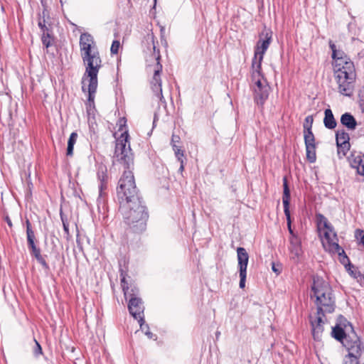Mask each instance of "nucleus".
<instances>
[{
    "label": "nucleus",
    "mask_w": 364,
    "mask_h": 364,
    "mask_svg": "<svg viewBox=\"0 0 364 364\" xmlns=\"http://www.w3.org/2000/svg\"><path fill=\"white\" fill-rule=\"evenodd\" d=\"M156 0H154V5L156 4Z\"/></svg>",
    "instance_id": "09e8293b"
},
{
    "label": "nucleus",
    "mask_w": 364,
    "mask_h": 364,
    "mask_svg": "<svg viewBox=\"0 0 364 364\" xmlns=\"http://www.w3.org/2000/svg\"><path fill=\"white\" fill-rule=\"evenodd\" d=\"M350 165L357 170V173L364 176V154L355 153L348 157Z\"/></svg>",
    "instance_id": "4be33fe9"
},
{
    "label": "nucleus",
    "mask_w": 364,
    "mask_h": 364,
    "mask_svg": "<svg viewBox=\"0 0 364 364\" xmlns=\"http://www.w3.org/2000/svg\"><path fill=\"white\" fill-rule=\"evenodd\" d=\"M320 233H323V240L322 241L323 246L325 250L332 254H338L341 258V262L348 261V257L346 255L344 250L338 243V237L336 232L333 230V226L330 228L322 230Z\"/></svg>",
    "instance_id": "1a4fd4ad"
},
{
    "label": "nucleus",
    "mask_w": 364,
    "mask_h": 364,
    "mask_svg": "<svg viewBox=\"0 0 364 364\" xmlns=\"http://www.w3.org/2000/svg\"><path fill=\"white\" fill-rule=\"evenodd\" d=\"M237 256L240 275V287L243 289L245 287L247 277V267L249 261V255L244 247H237Z\"/></svg>",
    "instance_id": "2eb2a0df"
},
{
    "label": "nucleus",
    "mask_w": 364,
    "mask_h": 364,
    "mask_svg": "<svg viewBox=\"0 0 364 364\" xmlns=\"http://www.w3.org/2000/svg\"><path fill=\"white\" fill-rule=\"evenodd\" d=\"M82 92L88 93L86 103L87 112L89 115L94 114L95 112V98L98 85L97 77H87L85 81L82 77Z\"/></svg>",
    "instance_id": "f8f14e48"
},
{
    "label": "nucleus",
    "mask_w": 364,
    "mask_h": 364,
    "mask_svg": "<svg viewBox=\"0 0 364 364\" xmlns=\"http://www.w3.org/2000/svg\"><path fill=\"white\" fill-rule=\"evenodd\" d=\"M6 222H7L8 225H9L10 227H11V226H12V223H11V220H10L9 218H7V219H6Z\"/></svg>",
    "instance_id": "a18cd8bd"
},
{
    "label": "nucleus",
    "mask_w": 364,
    "mask_h": 364,
    "mask_svg": "<svg viewBox=\"0 0 364 364\" xmlns=\"http://www.w3.org/2000/svg\"><path fill=\"white\" fill-rule=\"evenodd\" d=\"M318 314H331L336 307L335 298L331 285L322 277H314L311 285Z\"/></svg>",
    "instance_id": "7ed1b4c3"
},
{
    "label": "nucleus",
    "mask_w": 364,
    "mask_h": 364,
    "mask_svg": "<svg viewBox=\"0 0 364 364\" xmlns=\"http://www.w3.org/2000/svg\"><path fill=\"white\" fill-rule=\"evenodd\" d=\"M283 196H282V203L284 205V215L287 220L288 228L289 232L293 235V231L291 228V218H290V211H289V202H290V190L288 186L287 181L286 178L283 179Z\"/></svg>",
    "instance_id": "6ab92c4d"
},
{
    "label": "nucleus",
    "mask_w": 364,
    "mask_h": 364,
    "mask_svg": "<svg viewBox=\"0 0 364 364\" xmlns=\"http://www.w3.org/2000/svg\"><path fill=\"white\" fill-rule=\"evenodd\" d=\"M63 225V230L65 232V234L67 235V237L70 236V232H69V225L66 220H64L63 217H61Z\"/></svg>",
    "instance_id": "4c0bfd02"
},
{
    "label": "nucleus",
    "mask_w": 364,
    "mask_h": 364,
    "mask_svg": "<svg viewBox=\"0 0 364 364\" xmlns=\"http://www.w3.org/2000/svg\"><path fill=\"white\" fill-rule=\"evenodd\" d=\"M180 137L178 135L173 134L171 138V145L176 144V143L179 142Z\"/></svg>",
    "instance_id": "58836bf2"
},
{
    "label": "nucleus",
    "mask_w": 364,
    "mask_h": 364,
    "mask_svg": "<svg viewBox=\"0 0 364 364\" xmlns=\"http://www.w3.org/2000/svg\"><path fill=\"white\" fill-rule=\"evenodd\" d=\"M261 69H252V80L254 86V100L255 102L263 106L267 100L269 94L270 87L267 80L262 75Z\"/></svg>",
    "instance_id": "6e6552de"
},
{
    "label": "nucleus",
    "mask_w": 364,
    "mask_h": 364,
    "mask_svg": "<svg viewBox=\"0 0 364 364\" xmlns=\"http://www.w3.org/2000/svg\"><path fill=\"white\" fill-rule=\"evenodd\" d=\"M120 47V42L117 40L114 41L112 43L110 51L112 54H117Z\"/></svg>",
    "instance_id": "f704fd0d"
},
{
    "label": "nucleus",
    "mask_w": 364,
    "mask_h": 364,
    "mask_svg": "<svg viewBox=\"0 0 364 364\" xmlns=\"http://www.w3.org/2000/svg\"><path fill=\"white\" fill-rule=\"evenodd\" d=\"M348 347V360L346 364H364V343L356 348L350 346V343L346 341Z\"/></svg>",
    "instance_id": "dca6fc26"
},
{
    "label": "nucleus",
    "mask_w": 364,
    "mask_h": 364,
    "mask_svg": "<svg viewBox=\"0 0 364 364\" xmlns=\"http://www.w3.org/2000/svg\"><path fill=\"white\" fill-rule=\"evenodd\" d=\"M139 324L140 326V329L143 331L145 335L148 336L149 338H154L155 336L150 331L149 326L145 323L144 317H140L138 320Z\"/></svg>",
    "instance_id": "cd10ccee"
},
{
    "label": "nucleus",
    "mask_w": 364,
    "mask_h": 364,
    "mask_svg": "<svg viewBox=\"0 0 364 364\" xmlns=\"http://www.w3.org/2000/svg\"><path fill=\"white\" fill-rule=\"evenodd\" d=\"M359 105L363 112L364 111V98H359Z\"/></svg>",
    "instance_id": "a19ab883"
},
{
    "label": "nucleus",
    "mask_w": 364,
    "mask_h": 364,
    "mask_svg": "<svg viewBox=\"0 0 364 364\" xmlns=\"http://www.w3.org/2000/svg\"><path fill=\"white\" fill-rule=\"evenodd\" d=\"M121 285L125 298L129 299L128 309L130 314L136 320L140 317H144V306L141 299L138 296L139 289L135 287L129 288L124 276L121 279Z\"/></svg>",
    "instance_id": "0eeeda50"
},
{
    "label": "nucleus",
    "mask_w": 364,
    "mask_h": 364,
    "mask_svg": "<svg viewBox=\"0 0 364 364\" xmlns=\"http://www.w3.org/2000/svg\"><path fill=\"white\" fill-rule=\"evenodd\" d=\"M4 9L3 6H1V11H4Z\"/></svg>",
    "instance_id": "de8ad7c7"
},
{
    "label": "nucleus",
    "mask_w": 364,
    "mask_h": 364,
    "mask_svg": "<svg viewBox=\"0 0 364 364\" xmlns=\"http://www.w3.org/2000/svg\"><path fill=\"white\" fill-rule=\"evenodd\" d=\"M77 139V134L76 132H72L68 141V147L66 154L68 156H72L73 155L74 145L75 144Z\"/></svg>",
    "instance_id": "a878e982"
},
{
    "label": "nucleus",
    "mask_w": 364,
    "mask_h": 364,
    "mask_svg": "<svg viewBox=\"0 0 364 364\" xmlns=\"http://www.w3.org/2000/svg\"><path fill=\"white\" fill-rule=\"evenodd\" d=\"M272 42V33L267 31L259 36L255 48V55L252 61V69H261L264 55Z\"/></svg>",
    "instance_id": "9b49d317"
},
{
    "label": "nucleus",
    "mask_w": 364,
    "mask_h": 364,
    "mask_svg": "<svg viewBox=\"0 0 364 364\" xmlns=\"http://www.w3.org/2000/svg\"><path fill=\"white\" fill-rule=\"evenodd\" d=\"M41 3L42 6L43 7V11H45V14H46V0H41Z\"/></svg>",
    "instance_id": "79ce46f5"
},
{
    "label": "nucleus",
    "mask_w": 364,
    "mask_h": 364,
    "mask_svg": "<svg viewBox=\"0 0 364 364\" xmlns=\"http://www.w3.org/2000/svg\"><path fill=\"white\" fill-rule=\"evenodd\" d=\"M305 147L316 146L315 137L312 131H304Z\"/></svg>",
    "instance_id": "bb28decb"
},
{
    "label": "nucleus",
    "mask_w": 364,
    "mask_h": 364,
    "mask_svg": "<svg viewBox=\"0 0 364 364\" xmlns=\"http://www.w3.org/2000/svg\"><path fill=\"white\" fill-rule=\"evenodd\" d=\"M34 341L36 343V346L33 349V353L36 356H39L43 353L42 348L39 343L36 339H34Z\"/></svg>",
    "instance_id": "c9c22d12"
},
{
    "label": "nucleus",
    "mask_w": 364,
    "mask_h": 364,
    "mask_svg": "<svg viewBox=\"0 0 364 364\" xmlns=\"http://www.w3.org/2000/svg\"><path fill=\"white\" fill-rule=\"evenodd\" d=\"M329 47L332 51L333 69L344 68L348 64L355 65L345 52L341 49H338L332 41H329Z\"/></svg>",
    "instance_id": "4468645a"
},
{
    "label": "nucleus",
    "mask_w": 364,
    "mask_h": 364,
    "mask_svg": "<svg viewBox=\"0 0 364 364\" xmlns=\"http://www.w3.org/2000/svg\"><path fill=\"white\" fill-rule=\"evenodd\" d=\"M291 243L294 247L292 251H294L295 252V255L296 256H299V255L300 254V252H301L299 242V240L297 239V237H295L294 235H293L291 238Z\"/></svg>",
    "instance_id": "2f4dec72"
},
{
    "label": "nucleus",
    "mask_w": 364,
    "mask_h": 364,
    "mask_svg": "<svg viewBox=\"0 0 364 364\" xmlns=\"http://www.w3.org/2000/svg\"><path fill=\"white\" fill-rule=\"evenodd\" d=\"M349 134L344 130L338 131L336 134V140L338 146V154H342L343 156L346 154V152L349 150Z\"/></svg>",
    "instance_id": "412c9836"
},
{
    "label": "nucleus",
    "mask_w": 364,
    "mask_h": 364,
    "mask_svg": "<svg viewBox=\"0 0 364 364\" xmlns=\"http://www.w3.org/2000/svg\"><path fill=\"white\" fill-rule=\"evenodd\" d=\"M164 31H165V28H164V27H161V35H162V36L164 35Z\"/></svg>",
    "instance_id": "49530a36"
},
{
    "label": "nucleus",
    "mask_w": 364,
    "mask_h": 364,
    "mask_svg": "<svg viewBox=\"0 0 364 364\" xmlns=\"http://www.w3.org/2000/svg\"><path fill=\"white\" fill-rule=\"evenodd\" d=\"M272 269L277 274H279L281 272V269L278 266L277 267L274 263H272Z\"/></svg>",
    "instance_id": "ea45409f"
},
{
    "label": "nucleus",
    "mask_w": 364,
    "mask_h": 364,
    "mask_svg": "<svg viewBox=\"0 0 364 364\" xmlns=\"http://www.w3.org/2000/svg\"><path fill=\"white\" fill-rule=\"evenodd\" d=\"M324 119H323V124L324 126L329 129H334L336 125V121L334 118V116L333 114V112L331 109H326L324 112Z\"/></svg>",
    "instance_id": "b1692460"
},
{
    "label": "nucleus",
    "mask_w": 364,
    "mask_h": 364,
    "mask_svg": "<svg viewBox=\"0 0 364 364\" xmlns=\"http://www.w3.org/2000/svg\"><path fill=\"white\" fill-rule=\"evenodd\" d=\"M179 162L181 163V166H180V168H179V171H180L181 172H182V171H183V169H184V164H183L184 161H179Z\"/></svg>",
    "instance_id": "c03bdc74"
},
{
    "label": "nucleus",
    "mask_w": 364,
    "mask_h": 364,
    "mask_svg": "<svg viewBox=\"0 0 364 364\" xmlns=\"http://www.w3.org/2000/svg\"><path fill=\"white\" fill-rule=\"evenodd\" d=\"M358 96L359 98H364V86L360 90Z\"/></svg>",
    "instance_id": "37998d69"
},
{
    "label": "nucleus",
    "mask_w": 364,
    "mask_h": 364,
    "mask_svg": "<svg viewBox=\"0 0 364 364\" xmlns=\"http://www.w3.org/2000/svg\"><path fill=\"white\" fill-rule=\"evenodd\" d=\"M119 210L123 215L124 223L136 233L146 230L149 218L147 208L141 198L131 201L120 202Z\"/></svg>",
    "instance_id": "f03ea898"
},
{
    "label": "nucleus",
    "mask_w": 364,
    "mask_h": 364,
    "mask_svg": "<svg viewBox=\"0 0 364 364\" xmlns=\"http://www.w3.org/2000/svg\"><path fill=\"white\" fill-rule=\"evenodd\" d=\"M26 236L34 235L35 233L31 228V223L28 219H26Z\"/></svg>",
    "instance_id": "e433bc0d"
},
{
    "label": "nucleus",
    "mask_w": 364,
    "mask_h": 364,
    "mask_svg": "<svg viewBox=\"0 0 364 364\" xmlns=\"http://www.w3.org/2000/svg\"><path fill=\"white\" fill-rule=\"evenodd\" d=\"M316 146L306 147V159L310 163H314L316 160Z\"/></svg>",
    "instance_id": "c756f323"
},
{
    "label": "nucleus",
    "mask_w": 364,
    "mask_h": 364,
    "mask_svg": "<svg viewBox=\"0 0 364 364\" xmlns=\"http://www.w3.org/2000/svg\"><path fill=\"white\" fill-rule=\"evenodd\" d=\"M333 336L338 341H341L343 347L348 351L346 341L350 343V346L355 348L359 346L363 343L360 341V338L357 336L355 331L352 329L350 333H346L345 331L340 326H337L333 328Z\"/></svg>",
    "instance_id": "ddd939ff"
},
{
    "label": "nucleus",
    "mask_w": 364,
    "mask_h": 364,
    "mask_svg": "<svg viewBox=\"0 0 364 364\" xmlns=\"http://www.w3.org/2000/svg\"><path fill=\"white\" fill-rule=\"evenodd\" d=\"M333 70L338 92L343 96L351 97L355 89L357 78L355 65L348 64V66L347 65L346 67Z\"/></svg>",
    "instance_id": "20e7f679"
},
{
    "label": "nucleus",
    "mask_w": 364,
    "mask_h": 364,
    "mask_svg": "<svg viewBox=\"0 0 364 364\" xmlns=\"http://www.w3.org/2000/svg\"><path fill=\"white\" fill-rule=\"evenodd\" d=\"M97 178L99 181V197H102L105 195V191L107 188L108 175L107 168L106 165L102 163H97Z\"/></svg>",
    "instance_id": "a211bd4d"
},
{
    "label": "nucleus",
    "mask_w": 364,
    "mask_h": 364,
    "mask_svg": "<svg viewBox=\"0 0 364 364\" xmlns=\"http://www.w3.org/2000/svg\"><path fill=\"white\" fill-rule=\"evenodd\" d=\"M41 41L43 46L47 48L52 45L53 38L51 36V31L42 32Z\"/></svg>",
    "instance_id": "c85d7f7f"
},
{
    "label": "nucleus",
    "mask_w": 364,
    "mask_h": 364,
    "mask_svg": "<svg viewBox=\"0 0 364 364\" xmlns=\"http://www.w3.org/2000/svg\"><path fill=\"white\" fill-rule=\"evenodd\" d=\"M326 314H316L315 317L311 316V331L314 339L319 341L323 331Z\"/></svg>",
    "instance_id": "f3484780"
},
{
    "label": "nucleus",
    "mask_w": 364,
    "mask_h": 364,
    "mask_svg": "<svg viewBox=\"0 0 364 364\" xmlns=\"http://www.w3.org/2000/svg\"><path fill=\"white\" fill-rule=\"evenodd\" d=\"M173 150L178 161H183L184 151L176 144H173Z\"/></svg>",
    "instance_id": "473e14b6"
},
{
    "label": "nucleus",
    "mask_w": 364,
    "mask_h": 364,
    "mask_svg": "<svg viewBox=\"0 0 364 364\" xmlns=\"http://www.w3.org/2000/svg\"><path fill=\"white\" fill-rule=\"evenodd\" d=\"M317 227L319 232L322 230L330 228L332 225L328 223L327 218L321 213L316 215Z\"/></svg>",
    "instance_id": "393cba45"
},
{
    "label": "nucleus",
    "mask_w": 364,
    "mask_h": 364,
    "mask_svg": "<svg viewBox=\"0 0 364 364\" xmlns=\"http://www.w3.org/2000/svg\"><path fill=\"white\" fill-rule=\"evenodd\" d=\"M26 237H27L28 247V249L30 250L31 255H33L36 259V260L43 266V267L44 269H49L48 264H47L46 261L45 260V259L43 257V256L41 254V249L36 245L35 235L26 236Z\"/></svg>",
    "instance_id": "aec40b11"
},
{
    "label": "nucleus",
    "mask_w": 364,
    "mask_h": 364,
    "mask_svg": "<svg viewBox=\"0 0 364 364\" xmlns=\"http://www.w3.org/2000/svg\"><path fill=\"white\" fill-rule=\"evenodd\" d=\"M46 14H45V11H43L42 14H40V17L38 19V25L41 28V32H45L50 30L49 27L47 26L46 24Z\"/></svg>",
    "instance_id": "7c9ffc66"
},
{
    "label": "nucleus",
    "mask_w": 364,
    "mask_h": 364,
    "mask_svg": "<svg viewBox=\"0 0 364 364\" xmlns=\"http://www.w3.org/2000/svg\"><path fill=\"white\" fill-rule=\"evenodd\" d=\"M79 46L80 56L85 68L82 75L83 81L87 77H97L102 64L93 36L88 33H82L80 36Z\"/></svg>",
    "instance_id": "f257e3e1"
},
{
    "label": "nucleus",
    "mask_w": 364,
    "mask_h": 364,
    "mask_svg": "<svg viewBox=\"0 0 364 364\" xmlns=\"http://www.w3.org/2000/svg\"><path fill=\"white\" fill-rule=\"evenodd\" d=\"M132 164L133 162L129 166L127 164H123L125 166V168L127 170H124L119 181V184L117 188L119 203L131 201V200L141 198L138 194V190L135 184L133 173L129 170L130 166Z\"/></svg>",
    "instance_id": "423d86ee"
},
{
    "label": "nucleus",
    "mask_w": 364,
    "mask_h": 364,
    "mask_svg": "<svg viewBox=\"0 0 364 364\" xmlns=\"http://www.w3.org/2000/svg\"><path fill=\"white\" fill-rule=\"evenodd\" d=\"M341 123L349 130H354L357 126V122L355 117L348 112H346L341 115Z\"/></svg>",
    "instance_id": "5701e85b"
},
{
    "label": "nucleus",
    "mask_w": 364,
    "mask_h": 364,
    "mask_svg": "<svg viewBox=\"0 0 364 364\" xmlns=\"http://www.w3.org/2000/svg\"><path fill=\"white\" fill-rule=\"evenodd\" d=\"M313 121L314 119L311 115H309L305 118V122L304 123V131H311Z\"/></svg>",
    "instance_id": "72a5a7b5"
},
{
    "label": "nucleus",
    "mask_w": 364,
    "mask_h": 364,
    "mask_svg": "<svg viewBox=\"0 0 364 364\" xmlns=\"http://www.w3.org/2000/svg\"><path fill=\"white\" fill-rule=\"evenodd\" d=\"M126 123L127 120L124 117L119 119V131L122 134L116 141L114 157L121 164H127L129 166L132 163L133 154L130 148L129 135Z\"/></svg>",
    "instance_id": "39448f33"
},
{
    "label": "nucleus",
    "mask_w": 364,
    "mask_h": 364,
    "mask_svg": "<svg viewBox=\"0 0 364 364\" xmlns=\"http://www.w3.org/2000/svg\"><path fill=\"white\" fill-rule=\"evenodd\" d=\"M151 42L153 44V50L154 53V58L156 61V65L154 68V76L151 81V89L154 92L156 97L159 99L160 102L162 103H166L164 97L162 94V88H161V72L162 70V65L159 63L160 55L159 50H156V47L155 46L154 36H151Z\"/></svg>",
    "instance_id": "9d476101"
}]
</instances>
